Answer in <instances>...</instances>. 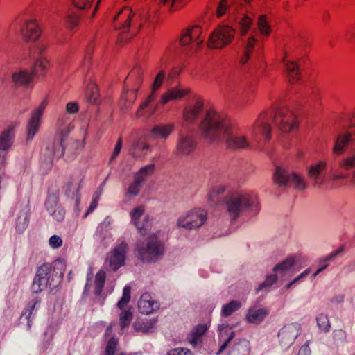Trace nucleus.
Segmentation results:
<instances>
[{
	"label": "nucleus",
	"instance_id": "1",
	"mask_svg": "<svg viewBox=\"0 0 355 355\" xmlns=\"http://www.w3.org/2000/svg\"><path fill=\"white\" fill-rule=\"evenodd\" d=\"M198 130L207 140L218 142L225 139L226 147L232 150L248 148L250 142L238 126L225 114L209 109L201 120Z\"/></svg>",
	"mask_w": 355,
	"mask_h": 355
},
{
	"label": "nucleus",
	"instance_id": "2",
	"mask_svg": "<svg viewBox=\"0 0 355 355\" xmlns=\"http://www.w3.org/2000/svg\"><path fill=\"white\" fill-rule=\"evenodd\" d=\"M224 202L232 220H236L245 211L256 214L259 211L257 197L253 193H232L225 197Z\"/></svg>",
	"mask_w": 355,
	"mask_h": 355
},
{
	"label": "nucleus",
	"instance_id": "3",
	"mask_svg": "<svg viewBox=\"0 0 355 355\" xmlns=\"http://www.w3.org/2000/svg\"><path fill=\"white\" fill-rule=\"evenodd\" d=\"M113 21L116 29L121 30L123 34H128L127 36L121 35V40H128L136 35L142 26L139 14L130 7L123 8Z\"/></svg>",
	"mask_w": 355,
	"mask_h": 355
},
{
	"label": "nucleus",
	"instance_id": "4",
	"mask_svg": "<svg viewBox=\"0 0 355 355\" xmlns=\"http://www.w3.org/2000/svg\"><path fill=\"white\" fill-rule=\"evenodd\" d=\"M160 231L148 236L145 242L137 241L135 252L137 257L144 262H153L161 258L164 253L165 246L159 238Z\"/></svg>",
	"mask_w": 355,
	"mask_h": 355
},
{
	"label": "nucleus",
	"instance_id": "5",
	"mask_svg": "<svg viewBox=\"0 0 355 355\" xmlns=\"http://www.w3.org/2000/svg\"><path fill=\"white\" fill-rule=\"evenodd\" d=\"M60 263H45L42 264L37 271L32 285V289L35 293H39L47 288L55 286V280L59 279L63 272L56 271L57 265Z\"/></svg>",
	"mask_w": 355,
	"mask_h": 355
},
{
	"label": "nucleus",
	"instance_id": "6",
	"mask_svg": "<svg viewBox=\"0 0 355 355\" xmlns=\"http://www.w3.org/2000/svg\"><path fill=\"white\" fill-rule=\"evenodd\" d=\"M341 121L345 123L346 132L338 134L333 148V153L338 155L345 150L349 142L355 141V110L343 114Z\"/></svg>",
	"mask_w": 355,
	"mask_h": 355
},
{
	"label": "nucleus",
	"instance_id": "7",
	"mask_svg": "<svg viewBox=\"0 0 355 355\" xmlns=\"http://www.w3.org/2000/svg\"><path fill=\"white\" fill-rule=\"evenodd\" d=\"M207 212L202 208H194L181 214L177 219L176 225L187 230H196L207 221Z\"/></svg>",
	"mask_w": 355,
	"mask_h": 355
},
{
	"label": "nucleus",
	"instance_id": "8",
	"mask_svg": "<svg viewBox=\"0 0 355 355\" xmlns=\"http://www.w3.org/2000/svg\"><path fill=\"white\" fill-rule=\"evenodd\" d=\"M273 121L277 129L283 132H295L298 128L297 116L287 107L277 108L274 113Z\"/></svg>",
	"mask_w": 355,
	"mask_h": 355
},
{
	"label": "nucleus",
	"instance_id": "9",
	"mask_svg": "<svg viewBox=\"0 0 355 355\" xmlns=\"http://www.w3.org/2000/svg\"><path fill=\"white\" fill-rule=\"evenodd\" d=\"M338 166V168L331 167L329 172L331 180L336 182L349 178L348 171L355 167V153L342 158L339 161ZM349 182L355 187V169L349 178Z\"/></svg>",
	"mask_w": 355,
	"mask_h": 355
},
{
	"label": "nucleus",
	"instance_id": "10",
	"mask_svg": "<svg viewBox=\"0 0 355 355\" xmlns=\"http://www.w3.org/2000/svg\"><path fill=\"white\" fill-rule=\"evenodd\" d=\"M235 30L229 25L219 26L211 33L207 41L210 49H221L232 43Z\"/></svg>",
	"mask_w": 355,
	"mask_h": 355
},
{
	"label": "nucleus",
	"instance_id": "11",
	"mask_svg": "<svg viewBox=\"0 0 355 355\" xmlns=\"http://www.w3.org/2000/svg\"><path fill=\"white\" fill-rule=\"evenodd\" d=\"M202 30L200 26H193L183 31L180 43L182 46L190 45L192 51H197L202 44L205 36H202Z\"/></svg>",
	"mask_w": 355,
	"mask_h": 355
},
{
	"label": "nucleus",
	"instance_id": "12",
	"mask_svg": "<svg viewBox=\"0 0 355 355\" xmlns=\"http://www.w3.org/2000/svg\"><path fill=\"white\" fill-rule=\"evenodd\" d=\"M271 117L272 113L268 111H263L258 116L252 128V135L255 139L258 138L270 139L272 131Z\"/></svg>",
	"mask_w": 355,
	"mask_h": 355
},
{
	"label": "nucleus",
	"instance_id": "13",
	"mask_svg": "<svg viewBox=\"0 0 355 355\" xmlns=\"http://www.w3.org/2000/svg\"><path fill=\"white\" fill-rule=\"evenodd\" d=\"M273 178L274 181L279 186L290 184H293L300 190L306 188V183L302 177L294 173L289 174L284 168L279 166L276 168Z\"/></svg>",
	"mask_w": 355,
	"mask_h": 355
},
{
	"label": "nucleus",
	"instance_id": "14",
	"mask_svg": "<svg viewBox=\"0 0 355 355\" xmlns=\"http://www.w3.org/2000/svg\"><path fill=\"white\" fill-rule=\"evenodd\" d=\"M142 76L143 72L139 68L133 69L128 76L125 80L126 83H128L135 78V86L133 89L131 91L128 90L126 92H123L121 96V103H123V102H124L123 105L125 107H131L134 101H135L136 92L138 91L143 81Z\"/></svg>",
	"mask_w": 355,
	"mask_h": 355
},
{
	"label": "nucleus",
	"instance_id": "15",
	"mask_svg": "<svg viewBox=\"0 0 355 355\" xmlns=\"http://www.w3.org/2000/svg\"><path fill=\"white\" fill-rule=\"evenodd\" d=\"M145 208L143 205H139L134 209L130 213L131 221L137 229L138 232L143 236L148 234L151 231L152 221L149 216H145L142 220Z\"/></svg>",
	"mask_w": 355,
	"mask_h": 355
},
{
	"label": "nucleus",
	"instance_id": "16",
	"mask_svg": "<svg viewBox=\"0 0 355 355\" xmlns=\"http://www.w3.org/2000/svg\"><path fill=\"white\" fill-rule=\"evenodd\" d=\"M128 251V245L124 241L119 242L110 251L107 261L112 270L116 271L124 265Z\"/></svg>",
	"mask_w": 355,
	"mask_h": 355
},
{
	"label": "nucleus",
	"instance_id": "17",
	"mask_svg": "<svg viewBox=\"0 0 355 355\" xmlns=\"http://www.w3.org/2000/svg\"><path fill=\"white\" fill-rule=\"evenodd\" d=\"M204 110V100L200 96H194L183 109L182 117L188 123H194Z\"/></svg>",
	"mask_w": 355,
	"mask_h": 355
},
{
	"label": "nucleus",
	"instance_id": "18",
	"mask_svg": "<svg viewBox=\"0 0 355 355\" xmlns=\"http://www.w3.org/2000/svg\"><path fill=\"white\" fill-rule=\"evenodd\" d=\"M47 106V101L44 100L31 114V116L26 126L27 140H32L39 131L41 125V120L44 110Z\"/></svg>",
	"mask_w": 355,
	"mask_h": 355
},
{
	"label": "nucleus",
	"instance_id": "19",
	"mask_svg": "<svg viewBox=\"0 0 355 355\" xmlns=\"http://www.w3.org/2000/svg\"><path fill=\"white\" fill-rule=\"evenodd\" d=\"M20 34L25 42H33L40 37L42 30L36 19H24L20 28Z\"/></svg>",
	"mask_w": 355,
	"mask_h": 355
},
{
	"label": "nucleus",
	"instance_id": "20",
	"mask_svg": "<svg viewBox=\"0 0 355 355\" xmlns=\"http://www.w3.org/2000/svg\"><path fill=\"white\" fill-rule=\"evenodd\" d=\"M327 167V162L324 160H320L310 166L308 175L314 187L320 188L327 182V176L324 173Z\"/></svg>",
	"mask_w": 355,
	"mask_h": 355
},
{
	"label": "nucleus",
	"instance_id": "21",
	"mask_svg": "<svg viewBox=\"0 0 355 355\" xmlns=\"http://www.w3.org/2000/svg\"><path fill=\"white\" fill-rule=\"evenodd\" d=\"M196 148V142L191 134L180 133L176 143V153L181 156L191 155Z\"/></svg>",
	"mask_w": 355,
	"mask_h": 355
},
{
	"label": "nucleus",
	"instance_id": "22",
	"mask_svg": "<svg viewBox=\"0 0 355 355\" xmlns=\"http://www.w3.org/2000/svg\"><path fill=\"white\" fill-rule=\"evenodd\" d=\"M233 8L235 10L239 12L235 20L239 33L241 36H244L250 29L252 25V19L243 12L244 11L247 10L246 8L243 10V8H241V10H239L240 6L239 4L232 6V8H230V9Z\"/></svg>",
	"mask_w": 355,
	"mask_h": 355
},
{
	"label": "nucleus",
	"instance_id": "23",
	"mask_svg": "<svg viewBox=\"0 0 355 355\" xmlns=\"http://www.w3.org/2000/svg\"><path fill=\"white\" fill-rule=\"evenodd\" d=\"M242 43L243 48L239 53L238 60L241 64H245L250 59L252 52L257 44V39L254 35H251L247 39H243Z\"/></svg>",
	"mask_w": 355,
	"mask_h": 355
},
{
	"label": "nucleus",
	"instance_id": "24",
	"mask_svg": "<svg viewBox=\"0 0 355 355\" xmlns=\"http://www.w3.org/2000/svg\"><path fill=\"white\" fill-rule=\"evenodd\" d=\"M69 130L67 129L64 130V132L63 130L60 131L55 135L51 144L47 147V150H50L51 153L52 158H60L64 155L62 144Z\"/></svg>",
	"mask_w": 355,
	"mask_h": 355
},
{
	"label": "nucleus",
	"instance_id": "25",
	"mask_svg": "<svg viewBox=\"0 0 355 355\" xmlns=\"http://www.w3.org/2000/svg\"><path fill=\"white\" fill-rule=\"evenodd\" d=\"M190 93V89L180 85L173 87L166 92L161 97L160 103L166 104L171 101L181 99Z\"/></svg>",
	"mask_w": 355,
	"mask_h": 355
},
{
	"label": "nucleus",
	"instance_id": "26",
	"mask_svg": "<svg viewBox=\"0 0 355 355\" xmlns=\"http://www.w3.org/2000/svg\"><path fill=\"white\" fill-rule=\"evenodd\" d=\"M12 83L17 87L28 86L33 80V73L26 69H19L11 76Z\"/></svg>",
	"mask_w": 355,
	"mask_h": 355
},
{
	"label": "nucleus",
	"instance_id": "27",
	"mask_svg": "<svg viewBox=\"0 0 355 355\" xmlns=\"http://www.w3.org/2000/svg\"><path fill=\"white\" fill-rule=\"evenodd\" d=\"M159 306V303L153 300L148 293H144L138 302L139 310L144 314H150L154 311L158 309Z\"/></svg>",
	"mask_w": 355,
	"mask_h": 355
},
{
	"label": "nucleus",
	"instance_id": "28",
	"mask_svg": "<svg viewBox=\"0 0 355 355\" xmlns=\"http://www.w3.org/2000/svg\"><path fill=\"white\" fill-rule=\"evenodd\" d=\"M297 336V328L295 325L284 326L278 334L280 343L284 346L291 345Z\"/></svg>",
	"mask_w": 355,
	"mask_h": 355
},
{
	"label": "nucleus",
	"instance_id": "29",
	"mask_svg": "<svg viewBox=\"0 0 355 355\" xmlns=\"http://www.w3.org/2000/svg\"><path fill=\"white\" fill-rule=\"evenodd\" d=\"M175 126L173 124H159L156 125L150 130V135L155 139L166 140L173 132Z\"/></svg>",
	"mask_w": 355,
	"mask_h": 355
},
{
	"label": "nucleus",
	"instance_id": "30",
	"mask_svg": "<svg viewBox=\"0 0 355 355\" xmlns=\"http://www.w3.org/2000/svg\"><path fill=\"white\" fill-rule=\"evenodd\" d=\"M113 323H111L106 329L105 336L107 344L105 350V355H114L118 346V340L112 335Z\"/></svg>",
	"mask_w": 355,
	"mask_h": 355
},
{
	"label": "nucleus",
	"instance_id": "31",
	"mask_svg": "<svg viewBox=\"0 0 355 355\" xmlns=\"http://www.w3.org/2000/svg\"><path fill=\"white\" fill-rule=\"evenodd\" d=\"M156 98V94L151 93L147 100L143 103L137 112V117L148 118L152 116L155 110V107L152 106L150 103Z\"/></svg>",
	"mask_w": 355,
	"mask_h": 355
},
{
	"label": "nucleus",
	"instance_id": "32",
	"mask_svg": "<svg viewBox=\"0 0 355 355\" xmlns=\"http://www.w3.org/2000/svg\"><path fill=\"white\" fill-rule=\"evenodd\" d=\"M191 0H155L159 6H166L169 12H174L182 9Z\"/></svg>",
	"mask_w": 355,
	"mask_h": 355
},
{
	"label": "nucleus",
	"instance_id": "33",
	"mask_svg": "<svg viewBox=\"0 0 355 355\" xmlns=\"http://www.w3.org/2000/svg\"><path fill=\"white\" fill-rule=\"evenodd\" d=\"M207 329L208 327L206 324L197 325L189 334L187 340L192 345H196L200 341V338L205 334Z\"/></svg>",
	"mask_w": 355,
	"mask_h": 355
},
{
	"label": "nucleus",
	"instance_id": "34",
	"mask_svg": "<svg viewBox=\"0 0 355 355\" xmlns=\"http://www.w3.org/2000/svg\"><path fill=\"white\" fill-rule=\"evenodd\" d=\"M55 202V209H53V205L49 200V199L46 202V207L49 212L51 215L57 221H62L65 216V211L60 206L58 205V198L55 197L54 200Z\"/></svg>",
	"mask_w": 355,
	"mask_h": 355
},
{
	"label": "nucleus",
	"instance_id": "35",
	"mask_svg": "<svg viewBox=\"0 0 355 355\" xmlns=\"http://www.w3.org/2000/svg\"><path fill=\"white\" fill-rule=\"evenodd\" d=\"M268 314V311L266 309H250L246 319L250 323H259L264 320Z\"/></svg>",
	"mask_w": 355,
	"mask_h": 355
},
{
	"label": "nucleus",
	"instance_id": "36",
	"mask_svg": "<svg viewBox=\"0 0 355 355\" xmlns=\"http://www.w3.org/2000/svg\"><path fill=\"white\" fill-rule=\"evenodd\" d=\"M301 261V257L296 255L295 257H289L283 262L275 266L273 270L275 272H285L288 271L293 266Z\"/></svg>",
	"mask_w": 355,
	"mask_h": 355
},
{
	"label": "nucleus",
	"instance_id": "37",
	"mask_svg": "<svg viewBox=\"0 0 355 355\" xmlns=\"http://www.w3.org/2000/svg\"><path fill=\"white\" fill-rule=\"evenodd\" d=\"M287 76L290 82L296 83L301 77L298 65L294 61L288 62L286 64Z\"/></svg>",
	"mask_w": 355,
	"mask_h": 355
},
{
	"label": "nucleus",
	"instance_id": "38",
	"mask_svg": "<svg viewBox=\"0 0 355 355\" xmlns=\"http://www.w3.org/2000/svg\"><path fill=\"white\" fill-rule=\"evenodd\" d=\"M49 67V62L45 58H38L31 69L33 75H44Z\"/></svg>",
	"mask_w": 355,
	"mask_h": 355
},
{
	"label": "nucleus",
	"instance_id": "39",
	"mask_svg": "<svg viewBox=\"0 0 355 355\" xmlns=\"http://www.w3.org/2000/svg\"><path fill=\"white\" fill-rule=\"evenodd\" d=\"M155 171V164H148L142 167L138 172L135 173L134 178L139 181L141 184H144L148 178Z\"/></svg>",
	"mask_w": 355,
	"mask_h": 355
},
{
	"label": "nucleus",
	"instance_id": "40",
	"mask_svg": "<svg viewBox=\"0 0 355 355\" xmlns=\"http://www.w3.org/2000/svg\"><path fill=\"white\" fill-rule=\"evenodd\" d=\"M156 322V319L141 320L137 321L134 324V327L137 331L146 333L152 331L155 328Z\"/></svg>",
	"mask_w": 355,
	"mask_h": 355
},
{
	"label": "nucleus",
	"instance_id": "41",
	"mask_svg": "<svg viewBox=\"0 0 355 355\" xmlns=\"http://www.w3.org/2000/svg\"><path fill=\"white\" fill-rule=\"evenodd\" d=\"M225 187L223 185H216L213 187L207 194L209 202L211 205L216 204L220 199V196L224 193Z\"/></svg>",
	"mask_w": 355,
	"mask_h": 355
},
{
	"label": "nucleus",
	"instance_id": "42",
	"mask_svg": "<svg viewBox=\"0 0 355 355\" xmlns=\"http://www.w3.org/2000/svg\"><path fill=\"white\" fill-rule=\"evenodd\" d=\"M86 97L91 104H96L98 103V89L95 83H90L88 84L86 90Z\"/></svg>",
	"mask_w": 355,
	"mask_h": 355
},
{
	"label": "nucleus",
	"instance_id": "43",
	"mask_svg": "<svg viewBox=\"0 0 355 355\" xmlns=\"http://www.w3.org/2000/svg\"><path fill=\"white\" fill-rule=\"evenodd\" d=\"M106 273L104 270H100L95 276L94 293L96 295H101L105 285Z\"/></svg>",
	"mask_w": 355,
	"mask_h": 355
},
{
	"label": "nucleus",
	"instance_id": "44",
	"mask_svg": "<svg viewBox=\"0 0 355 355\" xmlns=\"http://www.w3.org/2000/svg\"><path fill=\"white\" fill-rule=\"evenodd\" d=\"M94 46L93 44H89L86 50L85 54L84 55V58L80 66V70L82 71V74L85 75L90 69L91 67V60H92V51L93 50Z\"/></svg>",
	"mask_w": 355,
	"mask_h": 355
},
{
	"label": "nucleus",
	"instance_id": "45",
	"mask_svg": "<svg viewBox=\"0 0 355 355\" xmlns=\"http://www.w3.org/2000/svg\"><path fill=\"white\" fill-rule=\"evenodd\" d=\"M241 304L236 300H232L222 307L221 314L224 317L231 315L233 313L240 309Z\"/></svg>",
	"mask_w": 355,
	"mask_h": 355
},
{
	"label": "nucleus",
	"instance_id": "46",
	"mask_svg": "<svg viewBox=\"0 0 355 355\" xmlns=\"http://www.w3.org/2000/svg\"><path fill=\"white\" fill-rule=\"evenodd\" d=\"M122 311L119 315V324L121 329L123 331L125 327H128L132 319V313L130 310L125 309H121Z\"/></svg>",
	"mask_w": 355,
	"mask_h": 355
},
{
	"label": "nucleus",
	"instance_id": "47",
	"mask_svg": "<svg viewBox=\"0 0 355 355\" xmlns=\"http://www.w3.org/2000/svg\"><path fill=\"white\" fill-rule=\"evenodd\" d=\"M257 26L261 35L268 36L270 34V26L267 21L265 15L259 16L257 21Z\"/></svg>",
	"mask_w": 355,
	"mask_h": 355
},
{
	"label": "nucleus",
	"instance_id": "48",
	"mask_svg": "<svg viewBox=\"0 0 355 355\" xmlns=\"http://www.w3.org/2000/svg\"><path fill=\"white\" fill-rule=\"evenodd\" d=\"M65 22L67 28L73 30L78 26L80 23V16L77 13L71 11L67 15Z\"/></svg>",
	"mask_w": 355,
	"mask_h": 355
},
{
	"label": "nucleus",
	"instance_id": "49",
	"mask_svg": "<svg viewBox=\"0 0 355 355\" xmlns=\"http://www.w3.org/2000/svg\"><path fill=\"white\" fill-rule=\"evenodd\" d=\"M131 287L125 286L123 290V295L121 300L117 303V306L120 309H123L126 307L130 300Z\"/></svg>",
	"mask_w": 355,
	"mask_h": 355
},
{
	"label": "nucleus",
	"instance_id": "50",
	"mask_svg": "<svg viewBox=\"0 0 355 355\" xmlns=\"http://www.w3.org/2000/svg\"><path fill=\"white\" fill-rule=\"evenodd\" d=\"M318 327L323 331L327 332L330 329V322L328 316L325 314H319L316 318Z\"/></svg>",
	"mask_w": 355,
	"mask_h": 355
},
{
	"label": "nucleus",
	"instance_id": "51",
	"mask_svg": "<svg viewBox=\"0 0 355 355\" xmlns=\"http://www.w3.org/2000/svg\"><path fill=\"white\" fill-rule=\"evenodd\" d=\"M142 185L143 184H141L139 181L134 178V181L128 186L126 194L129 196H137L142 187Z\"/></svg>",
	"mask_w": 355,
	"mask_h": 355
},
{
	"label": "nucleus",
	"instance_id": "52",
	"mask_svg": "<svg viewBox=\"0 0 355 355\" xmlns=\"http://www.w3.org/2000/svg\"><path fill=\"white\" fill-rule=\"evenodd\" d=\"M166 73L164 70H161L157 75L156 76L155 80L152 85V92L155 94V92L157 91L161 86L162 85L164 79H165Z\"/></svg>",
	"mask_w": 355,
	"mask_h": 355
},
{
	"label": "nucleus",
	"instance_id": "53",
	"mask_svg": "<svg viewBox=\"0 0 355 355\" xmlns=\"http://www.w3.org/2000/svg\"><path fill=\"white\" fill-rule=\"evenodd\" d=\"M342 252V248H340L339 250L331 252L329 255H328L324 260H323L321 262V267L318 268L315 272L313 275V277L315 278L320 272H321L322 270H324L327 267V263L326 262L327 261L333 259L334 257H336L338 254H340Z\"/></svg>",
	"mask_w": 355,
	"mask_h": 355
},
{
	"label": "nucleus",
	"instance_id": "54",
	"mask_svg": "<svg viewBox=\"0 0 355 355\" xmlns=\"http://www.w3.org/2000/svg\"><path fill=\"white\" fill-rule=\"evenodd\" d=\"M72 4L78 10H87L89 8L94 0H71Z\"/></svg>",
	"mask_w": 355,
	"mask_h": 355
},
{
	"label": "nucleus",
	"instance_id": "55",
	"mask_svg": "<svg viewBox=\"0 0 355 355\" xmlns=\"http://www.w3.org/2000/svg\"><path fill=\"white\" fill-rule=\"evenodd\" d=\"M277 281L276 275L267 276L266 280L259 286L258 291L266 288L272 286Z\"/></svg>",
	"mask_w": 355,
	"mask_h": 355
},
{
	"label": "nucleus",
	"instance_id": "56",
	"mask_svg": "<svg viewBox=\"0 0 355 355\" xmlns=\"http://www.w3.org/2000/svg\"><path fill=\"white\" fill-rule=\"evenodd\" d=\"M229 8L227 0H221L216 10V15L218 17H221L227 11Z\"/></svg>",
	"mask_w": 355,
	"mask_h": 355
},
{
	"label": "nucleus",
	"instance_id": "57",
	"mask_svg": "<svg viewBox=\"0 0 355 355\" xmlns=\"http://www.w3.org/2000/svg\"><path fill=\"white\" fill-rule=\"evenodd\" d=\"M100 194L99 193H95L93 196V199L89 205V207L88 209L87 210L85 217H86L87 215L91 214L94 211V209L96 208L98 202L99 200Z\"/></svg>",
	"mask_w": 355,
	"mask_h": 355
},
{
	"label": "nucleus",
	"instance_id": "58",
	"mask_svg": "<svg viewBox=\"0 0 355 355\" xmlns=\"http://www.w3.org/2000/svg\"><path fill=\"white\" fill-rule=\"evenodd\" d=\"M62 239L57 235H53L49 239V245L53 248H58L62 245Z\"/></svg>",
	"mask_w": 355,
	"mask_h": 355
},
{
	"label": "nucleus",
	"instance_id": "59",
	"mask_svg": "<svg viewBox=\"0 0 355 355\" xmlns=\"http://www.w3.org/2000/svg\"><path fill=\"white\" fill-rule=\"evenodd\" d=\"M167 355H192V353L186 348H175L170 350Z\"/></svg>",
	"mask_w": 355,
	"mask_h": 355
},
{
	"label": "nucleus",
	"instance_id": "60",
	"mask_svg": "<svg viewBox=\"0 0 355 355\" xmlns=\"http://www.w3.org/2000/svg\"><path fill=\"white\" fill-rule=\"evenodd\" d=\"M122 148V139L120 137L118 139L115 145L114 149L110 157V162L114 160L119 155Z\"/></svg>",
	"mask_w": 355,
	"mask_h": 355
},
{
	"label": "nucleus",
	"instance_id": "61",
	"mask_svg": "<svg viewBox=\"0 0 355 355\" xmlns=\"http://www.w3.org/2000/svg\"><path fill=\"white\" fill-rule=\"evenodd\" d=\"M136 148L142 151L149 150L150 149V145L145 141L144 139H139L137 141Z\"/></svg>",
	"mask_w": 355,
	"mask_h": 355
},
{
	"label": "nucleus",
	"instance_id": "62",
	"mask_svg": "<svg viewBox=\"0 0 355 355\" xmlns=\"http://www.w3.org/2000/svg\"><path fill=\"white\" fill-rule=\"evenodd\" d=\"M79 106L76 102L68 103L66 105V111L69 114H75L78 112Z\"/></svg>",
	"mask_w": 355,
	"mask_h": 355
},
{
	"label": "nucleus",
	"instance_id": "63",
	"mask_svg": "<svg viewBox=\"0 0 355 355\" xmlns=\"http://www.w3.org/2000/svg\"><path fill=\"white\" fill-rule=\"evenodd\" d=\"M28 225V220L26 217H24L23 218L19 217L17 222V228L19 231H23Z\"/></svg>",
	"mask_w": 355,
	"mask_h": 355
},
{
	"label": "nucleus",
	"instance_id": "64",
	"mask_svg": "<svg viewBox=\"0 0 355 355\" xmlns=\"http://www.w3.org/2000/svg\"><path fill=\"white\" fill-rule=\"evenodd\" d=\"M49 44L47 42H45L44 41L40 42L37 44V49L40 54L44 53L46 50L48 49Z\"/></svg>",
	"mask_w": 355,
	"mask_h": 355
}]
</instances>
